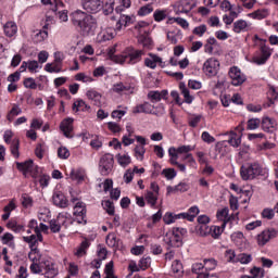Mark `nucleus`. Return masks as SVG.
Masks as SVG:
<instances>
[{
  "instance_id": "f257e3e1",
  "label": "nucleus",
  "mask_w": 278,
  "mask_h": 278,
  "mask_svg": "<svg viewBox=\"0 0 278 278\" xmlns=\"http://www.w3.org/2000/svg\"><path fill=\"white\" fill-rule=\"evenodd\" d=\"M73 25L79 27L81 36H94L97 31V17L92 16L81 10L75 11L72 14Z\"/></svg>"
},
{
  "instance_id": "f03ea898",
  "label": "nucleus",
  "mask_w": 278,
  "mask_h": 278,
  "mask_svg": "<svg viewBox=\"0 0 278 278\" xmlns=\"http://www.w3.org/2000/svg\"><path fill=\"white\" fill-rule=\"evenodd\" d=\"M142 55H144V51L129 47L126 49L125 54L111 55V60L115 62V64H138V62L142 60Z\"/></svg>"
},
{
  "instance_id": "7ed1b4c3",
  "label": "nucleus",
  "mask_w": 278,
  "mask_h": 278,
  "mask_svg": "<svg viewBox=\"0 0 278 278\" xmlns=\"http://www.w3.org/2000/svg\"><path fill=\"white\" fill-rule=\"evenodd\" d=\"M186 233H188V230L185 228H173L172 231L166 232L164 236V242L168 247L179 249V247H184V236H186Z\"/></svg>"
},
{
  "instance_id": "20e7f679",
  "label": "nucleus",
  "mask_w": 278,
  "mask_h": 278,
  "mask_svg": "<svg viewBox=\"0 0 278 278\" xmlns=\"http://www.w3.org/2000/svg\"><path fill=\"white\" fill-rule=\"evenodd\" d=\"M240 175L243 181L255 179V177H260V175H262V166L257 163H247L241 166Z\"/></svg>"
},
{
  "instance_id": "39448f33",
  "label": "nucleus",
  "mask_w": 278,
  "mask_h": 278,
  "mask_svg": "<svg viewBox=\"0 0 278 278\" xmlns=\"http://www.w3.org/2000/svg\"><path fill=\"white\" fill-rule=\"evenodd\" d=\"M30 229H35L36 235H31L29 237H24V242H27L31 249V251H37L38 242H42V233H40V228H38V222L36 219H33L29 222Z\"/></svg>"
},
{
  "instance_id": "423d86ee",
  "label": "nucleus",
  "mask_w": 278,
  "mask_h": 278,
  "mask_svg": "<svg viewBox=\"0 0 278 278\" xmlns=\"http://www.w3.org/2000/svg\"><path fill=\"white\" fill-rule=\"evenodd\" d=\"M218 68H220V62L214 58L206 60L203 64V73L207 77H216L218 75Z\"/></svg>"
},
{
  "instance_id": "0eeeda50",
  "label": "nucleus",
  "mask_w": 278,
  "mask_h": 278,
  "mask_svg": "<svg viewBox=\"0 0 278 278\" xmlns=\"http://www.w3.org/2000/svg\"><path fill=\"white\" fill-rule=\"evenodd\" d=\"M104 0H81V5L89 14H97L103 10Z\"/></svg>"
},
{
  "instance_id": "6e6552de",
  "label": "nucleus",
  "mask_w": 278,
  "mask_h": 278,
  "mask_svg": "<svg viewBox=\"0 0 278 278\" xmlns=\"http://www.w3.org/2000/svg\"><path fill=\"white\" fill-rule=\"evenodd\" d=\"M16 166L22 173H24V175L30 173L31 177H38V173H40L38 165H34L33 160L26 161L24 163H16Z\"/></svg>"
},
{
  "instance_id": "1a4fd4ad",
  "label": "nucleus",
  "mask_w": 278,
  "mask_h": 278,
  "mask_svg": "<svg viewBox=\"0 0 278 278\" xmlns=\"http://www.w3.org/2000/svg\"><path fill=\"white\" fill-rule=\"evenodd\" d=\"M114 168V156L112 154H105L100 160V173L102 175H110Z\"/></svg>"
},
{
  "instance_id": "9d476101",
  "label": "nucleus",
  "mask_w": 278,
  "mask_h": 278,
  "mask_svg": "<svg viewBox=\"0 0 278 278\" xmlns=\"http://www.w3.org/2000/svg\"><path fill=\"white\" fill-rule=\"evenodd\" d=\"M228 75L232 86H242L247 81V76L238 67H231Z\"/></svg>"
},
{
  "instance_id": "9b49d317",
  "label": "nucleus",
  "mask_w": 278,
  "mask_h": 278,
  "mask_svg": "<svg viewBox=\"0 0 278 278\" xmlns=\"http://www.w3.org/2000/svg\"><path fill=\"white\" fill-rule=\"evenodd\" d=\"M174 12L176 14H188L194 8L192 0H180L174 3Z\"/></svg>"
},
{
  "instance_id": "f8f14e48",
  "label": "nucleus",
  "mask_w": 278,
  "mask_h": 278,
  "mask_svg": "<svg viewBox=\"0 0 278 278\" xmlns=\"http://www.w3.org/2000/svg\"><path fill=\"white\" fill-rule=\"evenodd\" d=\"M131 23H134V16L122 14L119 18L115 22L114 31H123V29H125V27H127L128 25H131Z\"/></svg>"
},
{
  "instance_id": "ddd939ff",
  "label": "nucleus",
  "mask_w": 278,
  "mask_h": 278,
  "mask_svg": "<svg viewBox=\"0 0 278 278\" xmlns=\"http://www.w3.org/2000/svg\"><path fill=\"white\" fill-rule=\"evenodd\" d=\"M142 105H143V114H154V116H163V114H165V109L163 104H160L159 106H156L157 111H155V106H153L149 102H144Z\"/></svg>"
},
{
  "instance_id": "4468645a",
  "label": "nucleus",
  "mask_w": 278,
  "mask_h": 278,
  "mask_svg": "<svg viewBox=\"0 0 278 278\" xmlns=\"http://www.w3.org/2000/svg\"><path fill=\"white\" fill-rule=\"evenodd\" d=\"M52 202L56 207H68V200L62 191H55L52 195Z\"/></svg>"
},
{
  "instance_id": "2eb2a0df",
  "label": "nucleus",
  "mask_w": 278,
  "mask_h": 278,
  "mask_svg": "<svg viewBox=\"0 0 278 278\" xmlns=\"http://www.w3.org/2000/svg\"><path fill=\"white\" fill-rule=\"evenodd\" d=\"M42 274L47 278H53L58 275V267H55V264H53V262L45 261Z\"/></svg>"
},
{
  "instance_id": "dca6fc26",
  "label": "nucleus",
  "mask_w": 278,
  "mask_h": 278,
  "mask_svg": "<svg viewBox=\"0 0 278 278\" xmlns=\"http://www.w3.org/2000/svg\"><path fill=\"white\" fill-rule=\"evenodd\" d=\"M60 129L63 131L65 138H73V118L68 117L63 119Z\"/></svg>"
},
{
  "instance_id": "f3484780",
  "label": "nucleus",
  "mask_w": 278,
  "mask_h": 278,
  "mask_svg": "<svg viewBox=\"0 0 278 278\" xmlns=\"http://www.w3.org/2000/svg\"><path fill=\"white\" fill-rule=\"evenodd\" d=\"M144 64L148 68H157L159 66H164L162 65V58L157 56L156 54L150 53L148 58L144 59Z\"/></svg>"
},
{
  "instance_id": "a211bd4d",
  "label": "nucleus",
  "mask_w": 278,
  "mask_h": 278,
  "mask_svg": "<svg viewBox=\"0 0 278 278\" xmlns=\"http://www.w3.org/2000/svg\"><path fill=\"white\" fill-rule=\"evenodd\" d=\"M226 136L228 137L227 142L230 144V147L238 148L240 144H242V137L238 136L236 131L227 132Z\"/></svg>"
},
{
  "instance_id": "6ab92c4d",
  "label": "nucleus",
  "mask_w": 278,
  "mask_h": 278,
  "mask_svg": "<svg viewBox=\"0 0 278 278\" xmlns=\"http://www.w3.org/2000/svg\"><path fill=\"white\" fill-rule=\"evenodd\" d=\"M225 141L223 142H217L215 144L214 151L210 153V157H212V160H217L218 156L224 157L225 155V151H223L225 149Z\"/></svg>"
},
{
  "instance_id": "aec40b11",
  "label": "nucleus",
  "mask_w": 278,
  "mask_h": 278,
  "mask_svg": "<svg viewBox=\"0 0 278 278\" xmlns=\"http://www.w3.org/2000/svg\"><path fill=\"white\" fill-rule=\"evenodd\" d=\"M86 94L90 101L94 102V105H101V99H103V96L100 92H98L94 89H91L88 90Z\"/></svg>"
},
{
  "instance_id": "412c9836",
  "label": "nucleus",
  "mask_w": 278,
  "mask_h": 278,
  "mask_svg": "<svg viewBox=\"0 0 278 278\" xmlns=\"http://www.w3.org/2000/svg\"><path fill=\"white\" fill-rule=\"evenodd\" d=\"M18 31V27L16 26V23L14 22H7L4 25V34L9 38H12V36H15V34Z\"/></svg>"
},
{
  "instance_id": "4be33fe9",
  "label": "nucleus",
  "mask_w": 278,
  "mask_h": 278,
  "mask_svg": "<svg viewBox=\"0 0 278 278\" xmlns=\"http://www.w3.org/2000/svg\"><path fill=\"white\" fill-rule=\"evenodd\" d=\"M203 268H205V263H195L192 266V271L197 273L198 278H210V273L207 271L201 273Z\"/></svg>"
},
{
  "instance_id": "5701e85b",
  "label": "nucleus",
  "mask_w": 278,
  "mask_h": 278,
  "mask_svg": "<svg viewBox=\"0 0 278 278\" xmlns=\"http://www.w3.org/2000/svg\"><path fill=\"white\" fill-rule=\"evenodd\" d=\"M115 34V30L112 31L111 28H108L98 35V40L99 42H108V40H112V38H114Z\"/></svg>"
},
{
  "instance_id": "b1692460",
  "label": "nucleus",
  "mask_w": 278,
  "mask_h": 278,
  "mask_svg": "<svg viewBox=\"0 0 278 278\" xmlns=\"http://www.w3.org/2000/svg\"><path fill=\"white\" fill-rule=\"evenodd\" d=\"M182 215V219L190 220V223H192V220H194V218H197V216H199V207L198 206H191L188 211V213H180Z\"/></svg>"
},
{
  "instance_id": "393cba45",
  "label": "nucleus",
  "mask_w": 278,
  "mask_h": 278,
  "mask_svg": "<svg viewBox=\"0 0 278 278\" xmlns=\"http://www.w3.org/2000/svg\"><path fill=\"white\" fill-rule=\"evenodd\" d=\"M172 270L175 277H184V265L181 264V261L175 260L172 264Z\"/></svg>"
},
{
  "instance_id": "a878e982",
  "label": "nucleus",
  "mask_w": 278,
  "mask_h": 278,
  "mask_svg": "<svg viewBox=\"0 0 278 278\" xmlns=\"http://www.w3.org/2000/svg\"><path fill=\"white\" fill-rule=\"evenodd\" d=\"M70 177L73 181H84L86 172L84 169H71Z\"/></svg>"
},
{
  "instance_id": "bb28decb",
  "label": "nucleus",
  "mask_w": 278,
  "mask_h": 278,
  "mask_svg": "<svg viewBox=\"0 0 278 278\" xmlns=\"http://www.w3.org/2000/svg\"><path fill=\"white\" fill-rule=\"evenodd\" d=\"M249 27V23L244 20H238L233 23V31L235 34H242V31H247Z\"/></svg>"
},
{
  "instance_id": "cd10ccee",
  "label": "nucleus",
  "mask_w": 278,
  "mask_h": 278,
  "mask_svg": "<svg viewBox=\"0 0 278 278\" xmlns=\"http://www.w3.org/2000/svg\"><path fill=\"white\" fill-rule=\"evenodd\" d=\"M88 249H90V241H88V239H85L75 252L76 257H84Z\"/></svg>"
},
{
  "instance_id": "c85d7f7f",
  "label": "nucleus",
  "mask_w": 278,
  "mask_h": 278,
  "mask_svg": "<svg viewBox=\"0 0 278 278\" xmlns=\"http://www.w3.org/2000/svg\"><path fill=\"white\" fill-rule=\"evenodd\" d=\"M47 29H49V23L43 25V30H40L35 35V42H43V40H47L49 38V33L47 31Z\"/></svg>"
},
{
  "instance_id": "c756f323",
  "label": "nucleus",
  "mask_w": 278,
  "mask_h": 278,
  "mask_svg": "<svg viewBox=\"0 0 278 278\" xmlns=\"http://www.w3.org/2000/svg\"><path fill=\"white\" fill-rule=\"evenodd\" d=\"M270 14L268 9H258L250 14L252 18H256L257 21H262L263 18H267V16Z\"/></svg>"
},
{
  "instance_id": "7c9ffc66",
  "label": "nucleus",
  "mask_w": 278,
  "mask_h": 278,
  "mask_svg": "<svg viewBox=\"0 0 278 278\" xmlns=\"http://www.w3.org/2000/svg\"><path fill=\"white\" fill-rule=\"evenodd\" d=\"M273 238V233L270 230H264L261 235L257 237V242L261 247H264L266 242H269V240Z\"/></svg>"
},
{
  "instance_id": "2f4dec72",
  "label": "nucleus",
  "mask_w": 278,
  "mask_h": 278,
  "mask_svg": "<svg viewBox=\"0 0 278 278\" xmlns=\"http://www.w3.org/2000/svg\"><path fill=\"white\" fill-rule=\"evenodd\" d=\"M180 218H184V215H181V213L177 215H174L173 213H166L163 216V220L165 225H173V223H175L176 220H179Z\"/></svg>"
},
{
  "instance_id": "473e14b6",
  "label": "nucleus",
  "mask_w": 278,
  "mask_h": 278,
  "mask_svg": "<svg viewBox=\"0 0 278 278\" xmlns=\"http://www.w3.org/2000/svg\"><path fill=\"white\" fill-rule=\"evenodd\" d=\"M121 243V239L116 238V235L114 232H111L106 236V244L108 247H111L112 249L117 248Z\"/></svg>"
},
{
  "instance_id": "72a5a7b5",
  "label": "nucleus",
  "mask_w": 278,
  "mask_h": 278,
  "mask_svg": "<svg viewBox=\"0 0 278 278\" xmlns=\"http://www.w3.org/2000/svg\"><path fill=\"white\" fill-rule=\"evenodd\" d=\"M74 215L80 216L81 220H84V216H86V206L84 202H77L74 206Z\"/></svg>"
},
{
  "instance_id": "f704fd0d",
  "label": "nucleus",
  "mask_w": 278,
  "mask_h": 278,
  "mask_svg": "<svg viewBox=\"0 0 278 278\" xmlns=\"http://www.w3.org/2000/svg\"><path fill=\"white\" fill-rule=\"evenodd\" d=\"M261 53H262V56L256 60V63L266 64V60L270 58V50L268 49V47L263 46L261 48Z\"/></svg>"
},
{
  "instance_id": "c9c22d12",
  "label": "nucleus",
  "mask_w": 278,
  "mask_h": 278,
  "mask_svg": "<svg viewBox=\"0 0 278 278\" xmlns=\"http://www.w3.org/2000/svg\"><path fill=\"white\" fill-rule=\"evenodd\" d=\"M58 220L59 225H62L65 229H68V226L73 225V218H71V215L66 216L64 214H59Z\"/></svg>"
},
{
  "instance_id": "e433bc0d",
  "label": "nucleus",
  "mask_w": 278,
  "mask_h": 278,
  "mask_svg": "<svg viewBox=\"0 0 278 278\" xmlns=\"http://www.w3.org/2000/svg\"><path fill=\"white\" fill-rule=\"evenodd\" d=\"M277 123L274 119H270V117H264L262 121V127L264 131H270V129H274Z\"/></svg>"
},
{
  "instance_id": "4c0bfd02",
  "label": "nucleus",
  "mask_w": 278,
  "mask_h": 278,
  "mask_svg": "<svg viewBox=\"0 0 278 278\" xmlns=\"http://www.w3.org/2000/svg\"><path fill=\"white\" fill-rule=\"evenodd\" d=\"M179 89L181 91V94L185 98L186 103H192L193 98H192V96H190V90H188V88H186V84L180 83Z\"/></svg>"
},
{
  "instance_id": "58836bf2",
  "label": "nucleus",
  "mask_w": 278,
  "mask_h": 278,
  "mask_svg": "<svg viewBox=\"0 0 278 278\" xmlns=\"http://www.w3.org/2000/svg\"><path fill=\"white\" fill-rule=\"evenodd\" d=\"M130 88L131 87H129L128 85H124L123 83H117V84L113 85L112 91L116 92L117 94H121V92L129 91Z\"/></svg>"
},
{
  "instance_id": "ea45409f",
  "label": "nucleus",
  "mask_w": 278,
  "mask_h": 278,
  "mask_svg": "<svg viewBox=\"0 0 278 278\" xmlns=\"http://www.w3.org/2000/svg\"><path fill=\"white\" fill-rule=\"evenodd\" d=\"M197 231L199 236H202V238H205L206 236H210L212 233V227H208L207 225H198Z\"/></svg>"
},
{
  "instance_id": "a19ab883",
  "label": "nucleus",
  "mask_w": 278,
  "mask_h": 278,
  "mask_svg": "<svg viewBox=\"0 0 278 278\" xmlns=\"http://www.w3.org/2000/svg\"><path fill=\"white\" fill-rule=\"evenodd\" d=\"M104 273V278H118V276L114 275V262L112 261L105 265Z\"/></svg>"
},
{
  "instance_id": "79ce46f5",
  "label": "nucleus",
  "mask_w": 278,
  "mask_h": 278,
  "mask_svg": "<svg viewBox=\"0 0 278 278\" xmlns=\"http://www.w3.org/2000/svg\"><path fill=\"white\" fill-rule=\"evenodd\" d=\"M73 110H76V112H79V110H81L83 112H86V111L90 110V106L88 104H86V102L84 100H77L73 104Z\"/></svg>"
},
{
  "instance_id": "37998d69",
  "label": "nucleus",
  "mask_w": 278,
  "mask_h": 278,
  "mask_svg": "<svg viewBox=\"0 0 278 278\" xmlns=\"http://www.w3.org/2000/svg\"><path fill=\"white\" fill-rule=\"evenodd\" d=\"M226 225H227V223L224 222L222 224V227L220 226H212L211 227L212 231L210 233L212 236V238H218L223 233V229H225Z\"/></svg>"
},
{
  "instance_id": "c03bdc74",
  "label": "nucleus",
  "mask_w": 278,
  "mask_h": 278,
  "mask_svg": "<svg viewBox=\"0 0 278 278\" xmlns=\"http://www.w3.org/2000/svg\"><path fill=\"white\" fill-rule=\"evenodd\" d=\"M21 112L23 111L18 108V105L14 104L9 114L7 115L8 121L12 123L14 121V117L18 116Z\"/></svg>"
},
{
  "instance_id": "a18cd8bd",
  "label": "nucleus",
  "mask_w": 278,
  "mask_h": 278,
  "mask_svg": "<svg viewBox=\"0 0 278 278\" xmlns=\"http://www.w3.org/2000/svg\"><path fill=\"white\" fill-rule=\"evenodd\" d=\"M50 215H51V211H49L48 207H41L39 210L38 218H39V220L47 223V220H49Z\"/></svg>"
},
{
  "instance_id": "49530a36",
  "label": "nucleus",
  "mask_w": 278,
  "mask_h": 278,
  "mask_svg": "<svg viewBox=\"0 0 278 278\" xmlns=\"http://www.w3.org/2000/svg\"><path fill=\"white\" fill-rule=\"evenodd\" d=\"M167 23L172 24V23H177L178 25H180V27H182L184 29H188L189 24L188 21L181 18V17H170Z\"/></svg>"
},
{
  "instance_id": "de8ad7c7",
  "label": "nucleus",
  "mask_w": 278,
  "mask_h": 278,
  "mask_svg": "<svg viewBox=\"0 0 278 278\" xmlns=\"http://www.w3.org/2000/svg\"><path fill=\"white\" fill-rule=\"evenodd\" d=\"M253 257L251 254L241 253L236 257V262H240V264H251Z\"/></svg>"
},
{
  "instance_id": "09e8293b",
  "label": "nucleus",
  "mask_w": 278,
  "mask_h": 278,
  "mask_svg": "<svg viewBox=\"0 0 278 278\" xmlns=\"http://www.w3.org/2000/svg\"><path fill=\"white\" fill-rule=\"evenodd\" d=\"M203 262L205 270H214L218 266V262L214 258H205Z\"/></svg>"
},
{
  "instance_id": "8fccbe9b",
  "label": "nucleus",
  "mask_w": 278,
  "mask_h": 278,
  "mask_svg": "<svg viewBox=\"0 0 278 278\" xmlns=\"http://www.w3.org/2000/svg\"><path fill=\"white\" fill-rule=\"evenodd\" d=\"M117 162L125 168L126 166H129V164H131V157H129V155L127 154H119L117 155Z\"/></svg>"
},
{
  "instance_id": "3c124183",
  "label": "nucleus",
  "mask_w": 278,
  "mask_h": 278,
  "mask_svg": "<svg viewBox=\"0 0 278 278\" xmlns=\"http://www.w3.org/2000/svg\"><path fill=\"white\" fill-rule=\"evenodd\" d=\"M127 8H131V0H119V5L115 9V12L121 14V12L127 10Z\"/></svg>"
},
{
  "instance_id": "603ef678",
  "label": "nucleus",
  "mask_w": 278,
  "mask_h": 278,
  "mask_svg": "<svg viewBox=\"0 0 278 278\" xmlns=\"http://www.w3.org/2000/svg\"><path fill=\"white\" fill-rule=\"evenodd\" d=\"M146 201L149 203L152 207L155 206V203H157V194L153 193L151 191H148L146 194Z\"/></svg>"
},
{
  "instance_id": "864d4df0",
  "label": "nucleus",
  "mask_w": 278,
  "mask_h": 278,
  "mask_svg": "<svg viewBox=\"0 0 278 278\" xmlns=\"http://www.w3.org/2000/svg\"><path fill=\"white\" fill-rule=\"evenodd\" d=\"M18 147H20L18 139H16V138L12 139V142H11V153H12V155L14 157H18L20 156Z\"/></svg>"
},
{
  "instance_id": "5fc2aeb1",
  "label": "nucleus",
  "mask_w": 278,
  "mask_h": 278,
  "mask_svg": "<svg viewBox=\"0 0 278 278\" xmlns=\"http://www.w3.org/2000/svg\"><path fill=\"white\" fill-rule=\"evenodd\" d=\"M144 153H147L144 146L139 144L135 147V155L136 157H138V160L140 161L144 160Z\"/></svg>"
},
{
  "instance_id": "6e6d98bb",
  "label": "nucleus",
  "mask_w": 278,
  "mask_h": 278,
  "mask_svg": "<svg viewBox=\"0 0 278 278\" xmlns=\"http://www.w3.org/2000/svg\"><path fill=\"white\" fill-rule=\"evenodd\" d=\"M103 208L110 214V216H114V203L110 200L102 202Z\"/></svg>"
},
{
  "instance_id": "4d7b16f0",
  "label": "nucleus",
  "mask_w": 278,
  "mask_h": 278,
  "mask_svg": "<svg viewBox=\"0 0 278 278\" xmlns=\"http://www.w3.org/2000/svg\"><path fill=\"white\" fill-rule=\"evenodd\" d=\"M148 99H150L151 103H160V101H162L160 91H150L148 93Z\"/></svg>"
},
{
  "instance_id": "13d9d810",
  "label": "nucleus",
  "mask_w": 278,
  "mask_h": 278,
  "mask_svg": "<svg viewBox=\"0 0 278 278\" xmlns=\"http://www.w3.org/2000/svg\"><path fill=\"white\" fill-rule=\"evenodd\" d=\"M58 155L61 160H68V157H71V152L66 147H61L58 149Z\"/></svg>"
},
{
  "instance_id": "bf43d9fd",
  "label": "nucleus",
  "mask_w": 278,
  "mask_h": 278,
  "mask_svg": "<svg viewBox=\"0 0 278 278\" xmlns=\"http://www.w3.org/2000/svg\"><path fill=\"white\" fill-rule=\"evenodd\" d=\"M112 12H114V2L113 0H109L103 8V13L105 14V16L112 14Z\"/></svg>"
},
{
  "instance_id": "052dcab7",
  "label": "nucleus",
  "mask_w": 278,
  "mask_h": 278,
  "mask_svg": "<svg viewBox=\"0 0 278 278\" xmlns=\"http://www.w3.org/2000/svg\"><path fill=\"white\" fill-rule=\"evenodd\" d=\"M153 12V7L151 4L141 7L138 11L139 16H147V14H151Z\"/></svg>"
},
{
  "instance_id": "680f3d73",
  "label": "nucleus",
  "mask_w": 278,
  "mask_h": 278,
  "mask_svg": "<svg viewBox=\"0 0 278 278\" xmlns=\"http://www.w3.org/2000/svg\"><path fill=\"white\" fill-rule=\"evenodd\" d=\"M162 175H164V177H166L167 179H175V177H177V172H175V169L173 168H165L162 170Z\"/></svg>"
},
{
  "instance_id": "e2e57ef3",
  "label": "nucleus",
  "mask_w": 278,
  "mask_h": 278,
  "mask_svg": "<svg viewBox=\"0 0 278 278\" xmlns=\"http://www.w3.org/2000/svg\"><path fill=\"white\" fill-rule=\"evenodd\" d=\"M45 71H47L48 73H60V71L62 70L55 63H47L45 66Z\"/></svg>"
},
{
  "instance_id": "0e129e2a",
  "label": "nucleus",
  "mask_w": 278,
  "mask_h": 278,
  "mask_svg": "<svg viewBox=\"0 0 278 278\" xmlns=\"http://www.w3.org/2000/svg\"><path fill=\"white\" fill-rule=\"evenodd\" d=\"M164 18H166V11L156 10L154 12V21H156V23H160V22L164 21Z\"/></svg>"
},
{
  "instance_id": "69168bd1",
  "label": "nucleus",
  "mask_w": 278,
  "mask_h": 278,
  "mask_svg": "<svg viewBox=\"0 0 278 278\" xmlns=\"http://www.w3.org/2000/svg\"><path fill=\"white\" fill-rule=\"evenodd\" d=\"M261 123L262 121H260V118H252L248 122V129H257Z\"/></svg>"
},
{
  "instance_id": "338daca9",
  "label": "nucleus",
  "mask_w": 278,
  "mask_h": 278,
  "mask_svg": "<svg viewBox=\"0 0 278 278\" xmlns=\"http://www.w3.org/2000/svg\"><path fill=\"white\" fill-rule=\"evenodd\" d=\"M34 201L31 200V198L27 194H23L22 195V205L23 207H31Z\"/></svg>"
},
{
  "instance_id": "774afa93",
  "label": "nucleus",
  "mask_w": 278,
  "mask_h": 278,
  "mask_svg": "<svg viewBox=\"0 0 278 278\" xmlns=\"http://www.w3.org/2000/svg\"><path fill=\"white\" fill-rule=\"evenodd\" d=\"M251 277L254 278H263L264 277V269L260 268V267H254L253 269H251Z\"/></svg>"
}]
</instances>
